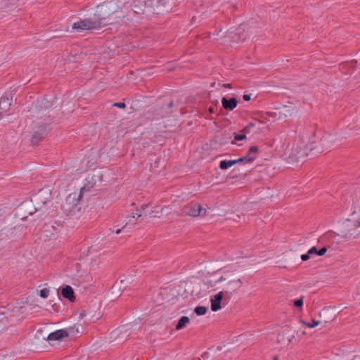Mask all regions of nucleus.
<instances>
[{"mask_svg": "<svg viewBox=\"0 0 360 360\" xmlns=\"http://www.w3.org/2000/svg\"><path fill=\"white\" fill-rule=\"evenodd\" d=\"M106 24L103 22V19H84L80 20L72 25V29L78 32L89 30H96Z\"/></svg>", "mask_w": 360, "mask_h": 360, "instance_id": "f257e3e1", "label": "nucleus"}, {"mask_svg": "<svg viewBox=\"0 0 360 360\" xmlns=\"http://www.w3.org/2000/svg\"><path fill=\"white\" fill-rule=\"evenodd\" d=\"M102 180V172L98 170L94 171L86 176L85 184L81 188L82 191H89L91 188L96 186L97 184L101 183Z\"/></svg>", "mask_w": 360, "mask_h": 360, "instance_id": "f03ea898", "label": "nucleus"}, {"mask_svg": "<svg viewBox=\"0 0 360 360\" xmlns=\"http://www.w3.org/2000/svg\"><path fill=\"white\" fill-rule=\"evenodd\" d=\"M84 192L82 191V189H79V191L78 192H74L68 195L66 198V210L69 212H74L76 209L77 206L81 202L83 193Z\"/></svg>", "mask_w": 360, "mask_h": 360, "instance_id": "7ed1b4c3", "label": "nucleus"}, {"mask_svg": "<svg viewBox=\"0 0 360 360\" xmlns=\"http://www.w3.org/2000/svg\"><path fill=\"white\" fill-rule=\"evenodd\" d=\"M183 213L185 215L191 217L205 216L207 210L197 202H191L183 209Z\"/></svg>", "mask_w": 360, "mask_h": 360, "instance_id": "20e7f679", "label": "nucleus"}, {"mask_svg": "<svg viewBox=\"0 0 360 360\" xmlns=\"http://www.w3.org/2000/svg\"><path fill=\"white\" fill-rule=\"evenodd\" d=\"M32 129L34 131L32 137V142L37 143L44 137L47 131V126L44 124H40L39 122H33Z\"/></svg>", "mask_w": 360, "mask_h": 360, "instance_id": "39448f33", "label": "nucleus"}, {"mask_svg": "<svg viewBox=\"0 0 360 360\" xmlns=\"http://www.w3.org/2000/svg\"><path fill=\"white\" fill-rule=\"evenodd\" d=\"M149 207V205H145L141 207V208H139L136 210V215H130L129 216V221L126 223L127 224L128 223L131 222V219L135 218L136 216L138 218L141 217V216L144 215L145 217L149 216L151 217H155V214H154V211H151L150 212H148L147 209Z\"/></svg>", "mask_w": 360, "mask_h": 360, "instance_id": "423d86ee", "label": "nucleus"}, {"mask_svg": "<svg viewBox=\"0 0 360 360\" xmlns=\"http://www.w3.org/2000/svg\"><path fill=\"white\" fill-rule=\"evenodd\" d=\"M221 104L224 109L226 110H233L238 104V101L236 98L232 97L230 98H227L226 97H223L221 98Z\"/></svg>", "mask_w": 360, "mask_h": 360, "instance_id": "0eeeda50", "label": "nucleus"}, {"mask_svg": "<svg viewBox=\"0 0 360 360\" xmlns=\"http://www.w3.org/2000/svg\"><path fill=\"white\" fill-rule=\"evenodd\" d=\"M224 297L222 291L218 292L214 297L211 299V309L213 311H217L221 308V302Z\"/></svg>", "mask_w": 360, "mask_h": 360, "instance_id": "6e6552de", "label": "nucleus"}, {"mask_svg": "<svg viewBox=\"0 0 360 360\" xmlns=\"http://www.w3.org/2000/svg\"><path fill=\"white\" fill-rule=\"evenodd\" d=\"M67 337H68V333H66V331L65 330L60 329V330H57L54 332L51 333L49 335L47 340L49 341L60 340L63 339L64 338H67Z\"/></svg>", "mask_w": 360, "mask_h": 360, "instance_id": "1a4fd4ad", "label": "nucleus"}, {"mask_svg": "<svg viewBox=\"0 0 360 360\" xmlns=\"http://www.w3.org/2000/svg\"><path fill=\"white\" fill-rule=\"evenodd\" d=\"M61 294L65 298L68 299L70 302H73L75 300L73 289L70 285H66L61 290Z\"/></svg>", "mask_w": 360, "mask_h": 360, "instance_id": "9d476101", "label": "nucleus"}, {"mask_svg": "<svg viewBox=\"0 0 360 360\" xmlns=\"http://www.w3.org/2000/svg\"><path fill=\"white\" fill-rule=\"evenodd\" d=\"M11 105V103L8 98H0V112L2 115L6 113L10 109Z\"/></svg>", "mask_w": 360, "mask_h": 360, "instance_id": "9b49d317", "label": "nucleus"}, {"mask_svg": "<svg viewBox=\"0 0 360 360\" xmlns=\"http://www.w3.org/2000/svg\"><path fill=\"white\" fill-rule=\"evenodd\" d=\"M174 101H171L167 104H162L161 106V113L162 114V117L168 116L172 112L171 108L174 106Z\"/></svg>", "mask_w": 360, "mask_h": 360, "instance_id": "f8f14e48", "label": "nucleus"}, {"mask_svg": "<svg viewBox=\"0 0 360 360\" xmlns=\"http://www.w3.org/2000/svg\"><path fill=\"white\" fill-rule=\"evenodd\" d=\"M238 164L236 160H221L219 163V168L222 170L227 169L229 167Z\"/></svg>", "mask_w": 360, "mask_h": 360, "instance_id": "ddd939ff", "label": "nucleus"}, {"mask_svg": "<svg viewBox=\"0 0 360 360\" xmlns=\"http://www.w3.org/2000/svg\"><path fill=\"white\" fill-rule=\"evenodd\" d=\"M258 153H259L258 147L256 146H254L250 147L246 156L248 158L249 157V158H251L252 162L256 159Z\"/></svg>", "mask_w": 360, "mask_h": 360, "instance_id": "4468645a", "label": "nucleus"}, {"mask_svg": "<svg viewBox=\"0 0 360 360\" xmlns=\"http://www.w3.org/2000/svg\"><path fill=\"white\" fill-rule=\"evenodd\" d=\"M190 322V319L188 316H182L178 321L177 324L176 325V330H181L184 328L186 324H188Z\"/></svg>", "mask_w": 360, "mask_h": 360, "instance_id": "2eb2a0df", "label": "nucleus"}, {"mask_svg": "<svg viewBox=\"0 0 360 360\" xmlns=\"http://www.w3.org/2000/svg\"><path fill=\"white\" fill-rule=\"evenodd\" d=\"M329 312L330 309L328 308H324L319 312V316L323 317L321 322L328 323L333 319L332 317L327 319V316H326Z\"/></svg>", "mask_w": 360, "mask_h": 360, "instance_id": "dca6fc26", "label": "nucleus"}, {"mask_svg": "<svg viewBox=\"0 0 360 360\" xmlns=\"http://www.w3.org/2000/svg\"><path fill=\"white\" fill-rule=\"evenodd\" d=\"M207 311V308L206 307H204V306H198L194 309V312L198 316H202V315L205 314Z\"/></svg>", "mask_w": 360, "mask_h": 360, "instance_id": "f3484780", "label": "nucleus"}, {"mask_svg": "<svg viewBox=\"0 0 360 360\" xmlns=\"http://www.w3.org/2000/svg\"><path fill=\"white\" fill-rule=\"evenodd\" d=\"M65 330L68 333V337L69 335H76L79 333L78 328L76 326L70 327Z\"/></svg>", "mask_w": 360, "mask_h": 360, "instance_id": "a211bd4d", "label": "nucleus"}, {"mask_svg": "<svg viewBox=\"0 0 360 360\" xmlns=\"http://www.w3.org/2000/svg\"><path fill=\"white\" fill-rule=\"evenodd\" d=\"M302 323L304 325H305L306 326H307L308 328H314V327L319 325L321 323V321L312 320L311 322H307V321H302Z\"/></svg>", "mask_w": 360, "mask_h": 360, "instance_id": "6ab92c4d", "label": "nucleus"}, {"mask_svg": "<svg viewBox=\"0 0 360 360\" xmlns=\"http://www.w3.org/2000/svg\"><path fill=\"white\" fill-rule=\"evenodd\" d=\"M246 139L245 134H235L234 140L231 141V143L235 144L236 141H243Z\"/></svg>", "mask_w": 360, "mask_h": 360, "instance_id": "aec40b11", "label": "nucleus"}, {"mask_svg": "<svg viewBox=\"0 0 360 360\" xmlns=\"http://www.w3.org/2000/svg\"><path fill=\"white\" fill-rule=\"evenodd\" d=\"M236 160H237L238 163H245V164L252 163L251 158H249V157L248 158L246 155L243 156L242 158H240L237 159Z\"/></svg>", "mask_w": 360, "mask_h": 360, "instance_id": "412c9836", "label": "nucleus"}, {"mask_svg": "<svg viewBox=\"0 0 360 360\" xmlns=\"http://www.w3.org/2000/svg\"><path fill=\"white\" fill-rule=\"evenodd\" d=\"M304 297H301L299 299L294 300V306L297 308H301L303 306Z\"/></svg>", "mask_w": 360, "mask_h": 360, "instance_id": "4be33fe9", "label": "nucleus"}, {"mask_svg": "<svg viewBox=\"0 0 360 360\" xmlns=\"http://www.w3.org/2000/svg\"><path fill=\"white\" fill-rule=\"evenodd\" d=\"M49 290L46 288L41 289L40 290V296L42 298H46L49 295Z\"/></svg>", "mask_w": 360, "mask_h": 360, "instance_id": "5701e85b", "label": "nucleus"}, {"mask_svg": "<svg viewBox=\"0 0 360 360\" xmlns=\"http://www.w3.org/2000/svg\"><path fill=\"white\" fill-rule=\"evenodd\" d=\"M314 254H316V255H318V249L315 246L311 248L308 250V255H314Z\"/></svg>", "mask_w": 360, "mask_h": 360, "instance_id": "b1692460", "label": "nucleus"}, {"mask_svg": "<svg viewBox=\"0 0 360 360\" xmlns=\"http://www.w3.org/2000/svg\"><path fill=\"white\" fill-rule=\"evenodd\" d=\"M327 250L328 249L326 247H323V248H321L320 250H318V255L319 256L324 255L326 253Z\"/></svg>", "mask_w": 360, "mask_h": 360, "instance_id": "393cba45", "label": "nucleus"}, {"mask_svg": "<svg viewBox=\"0 0 360 360\" xmlns=\"http://www.w3.org/2000/svg\"><path fill=\"white\" fill-rule=\"evenodd\" d=\"M113 105L120 108H124L126 107V104L123 102L115 103Z\"/></svg>", "mask_w": 360, "mask_h": 360, "instance_id": "a878e982", "label": "nucleus"}, {"mask_svg": "<svg viewBox=\"0 0 360 360\" xmlns=\"http://www.w3.org/2000/svg\"><path fill=\"white\" fill-rule=\"evenodd\" d=\"M310 255H308V252L307 254H303L301 255V259L302 261H307L309 259Z\"/></svg>", "mask_w": 360, "mask_h": 360, "instance_id": "bb28decb", "label": "nucleus"}, {"mask_svg": "<svg viewBox=\"0 0 360 360\" xmlns=\"http://www.w3.org/2000/svg\"><path fill=\"white\" fill-rule=\"evenodd\" d=\"M243 98L245 101H249L251 99V95L250 94H244Z\"/></svg>", "mask_w": 360, "mask_h": 360, "instance_id": "cd10ccee", "label": "nucleus"}, {"mask_svg": "<svg viewBox=\"0 0 360 360\" xmlns=\"http://www.w3.org/2000/svg\"><path fill=\"white\" fill-rule=\"evenodd\" d=\"M168 3L169 0H159V5H162L163 6H165Z\"/></svg>", "mask_w": 360, "mask_h": 360, "instance_id": "c85d7f7f", "label": "nucleus"}, {"mask_svg": "<svg viewBox=\"0 0 360 360\" xmlns=\"http://www.w3.org/2000/svg\"><path fill=\"white\" fill-rule=\"evenodd\" d=\"M208 110H209V112L211 114L217 112V110H215L214 107H210Z\"/></svg>", "mask_w": 360, "mask_h": 360, "instance_id": "c756f323", "label": "nucleus"}, {"mask_svg": "<svg viewBox=\"0 0 360 360\" xmlns=\"http://www.w3.org/2000/svg\"><path fill=\"white\" fill-rule=\"evenodd\" d=\"M133 11L134 13H140L143 11V9H136V6H134V7L133 8Z\"/></svg>", "mask_w": 360, "mask_h": 360, "instance_id": "7c9ffc66", "label": "nucleus"}, {"mask_svg": "<svg viewBox=\"0 0 360 360\" xmlns=\"http://www.w3.org/2000/svg\"><path fill=\"white\" fill-rule=\"evenodd\" d=\"M223 86L224 88H227V89H231L232 88L231 84H223Z\"/></svg>", "mask_w": 360, "mask_h": 360, "instance_id": "2f4dec72", "label": "nucleus"}, {"mask_svg": "<svg viewBox=\"0 0 360 360\" xmlns=\"http://www.w3.org/2000/svg\"><path fill=\"white\" fill-rule=\"evenodd\" d=\"M136 3L142 6L143 2L141 0H138V1H134V4H136Z\"/></svg>", "mask_w": 360, "mask_h": 360, "instance_id": "473e14b6", "label": "nucleus"}, {"mask_svg": "<svg viewBox=\"0 0 360 360\" xmlns=\"http://www.w3.org/2000/svg\"><path fill=\"white\" fill-rule=\"evenodd\" d=\"M355 226L360 227V219L355 223Z\"/></svg>", "mask_w": 360, "mask_h": 360, "instance_id": "72a5a7b5", "label": "nucleus"}, {"mask_svg": "<svg viewBox=\"0 0 360 360\" xmlns=\"http://www.w3.org/2000/svg\"><path fill=\"white\" fill-rule=\"evenodd\" d=\"M250 128H248V126H246L245 128H244V131L248 133L250 131Z\"/></svg>", "mask_w": 360, "mask_h": 360, "instance_id": "f704fd0d", "label": "nucleus"}, {"mask_svg": "<svg viewBox=\"0 0 360 360\" xmlns=\"http://www.w3.org/2000/svg\"><path fill=\"white\" fill-rule=\"evenodd\" d=\"M116 8H117V9H115V10H114V11H112V14H114V13H117V12L118 11V9L120 8V7H118V6H116Z\"/></svg>", "mask_w": 360, "mask_h": 360, "instance_id": "c9c22d12", "label": "nucleus"}, {"mask_svg": "<svg viewBox=\"0 0 360 360\" xmlns=\"http://www.w3.org/2000/svg\"><path fill=\"white\" fill-rule=\"evenodd\" d=\"M212 103L214 105H217L219 102L217 100L214 101H212Z\"/></svg>", "mask_w": 360, "mask_h": 360, "instance_id": "e433bc0d", "label": "nucleus"}, {"mask_svg": "<svg viewBox=\"0 0 360 360\" xmlns=\"http://www.w3.org/2000/svg\"><path fill=\"white\" fill-rule=\"evenodd\" d=\"M254 127V124L252 123H250L248 125V128H252Z\"/></svg>", "mask_w": 360, "mask_h": 360, "instance_id": "4c0bfd02", "label": "nucleus"}, {"mask_svg": "<svg viewBox=\"0 0 360 360\" xmlns=\"http://www.w3.org/2000/svg\"><path fill=\"white\" fill-rule=\"evenodd\" d=\"M236 282H237V283H240V285H242V281H241V280H240V279H238Z\"/></svg>", "mask_w": 360, "mask_h": 360, "instance_id": "58836bf2", "label": "nucleus"}, {"mask_svg": "<svg viewBox=\"0 0 360 360\" xmlns=\"http://www.w3.org/2000/svg\"><path fill=\"white\" fill-rule=\"evenodd\" d=\"M120 231H121V230H120V229H117V230L116 231V233H117V234H118V233H120Z\"/></svg>", "mask_w": 360, "mask_h": 360, "instance_id": "ea45409f", "label": "nucleus"}, {"mask_svg": "<svg viewBox=\"0 0 360 360\" xmlns=\"http://www.w3.org/2000/svg\"><path fill=\"white\" fill-rule=\"evenodd\" d=\"M278 356H275L273 360H278Z\"/></svg>", "mask_w": 360, "mask_h": 360, "instance_id": "a19ab883", "label": "nucleus"}, {"mask_svg": "<svg viewBox=\"0 0 360 360\" xmlns=\"http://www.w3.org/2000/svg\"><path fill=\"white\" fill-rule=\"evenodd\" d=\"M114 6H117L116 3H114V4L112 6V8H114Z\"/></svg>", "mask_w": 360, "mask_h": 360, "instance_id": "79ce46f5", "label": "nucleus"}, {"mask_svg": "<svg viewBox=\"0 0 360 360\" xmlns=\"http://www.w3.org/2000/svg\"><path fill=\"white\" fill-rule=\"evenodd\" d=\"M220 110H221V109H220ZM218 114L219 115L221 114V111L218 112Z\"/></svg>", "mask_w": 360, "mask_h": 360, "instance_id": "37998d69", "label": "nucleus"}, {"mask_svg": "<svg viewBox=\"0 0 360 360\" xmlns=\"http://www.w3.org/2000/svg\"><path fill=\"white\" fill-rule=\"evenodd\" d=\"M135 6H136V9H139L138 7H136V4Z\"/></svg>", "mask_w": 360, "mask_h": 360, "instance_id": "c03bdc74", "label": "nucleus"}]
</instances>
